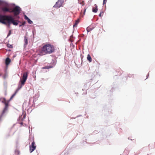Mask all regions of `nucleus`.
<instances>
[{"mask_svg": "<svg viewBox=\"0 0 155 155\" xmlns=\"http://www.w3.org/2000/svg\"><path fill=\"white\" fill-rule=\"evenodd\" d=\"M54 45L51 44H47L43 46L38 54L40 56H42L46 54H50L54 52Z\"/></svg>", "mask_w": 155, "mask_h": 155, "instance_id": "1", "label": "nucleus"}, {"mask_svg": "<svg viewBox=\"0 0 155 155\" xmlns=\"http://www.w3.org/2000/svg\"><path fill=\"white\" fill-rule=\"evenodd\" d=\"M5 17L8 24L7 26L9 28H10V25L11 24L17 26L19 23H21V22L18 19L15 20L13 17L11 15H7L5 16Z\"/></svg>", "mask_w": 155, "mask_h": 155, "instance_id": "2", "label": "nucleus"}, {"mask_svg": "<svg viewBox=\"0 0 155 155\" xmlns=\"http://www.w3.org/2000/svg\"><path fill=\"white\" fill-rule=\"evenodd\" d=\"M11 5H12L15 6L13 7L11 12L14 13L15 16H17L20 14L21 11V8L18 5H16L14 3L10 4Z\"/></svg>", "mask_w": 155, "mask_h": 155, "instance_id": "3", "label": "nucleus"}, {"mask_svg": "<svg viewBox=\"0 0 155 155\" xmlns=\"http://www.w3.org/2000/svg\"><path fill=\"white\" fill-rule=\"evenodd\" d=\"M0 101L5 105L4 107L2 110H5L4 109H5V112H6L8 110V107L9 106V104H8L7 100L6 98L4 97L0 98Z\"/></svg>", "mask_w": 155, "mask_h": 155, "instance_id": "4", "label": "nucleus"}, {"mask_svg": "<svg viewBox=\"0 0 155 155\" xmlns=\"http://www.w3.org/2000/svg\"><path fill=\"white\" fill-rule=\"evenodd\" d=\"M31 144L29 146V152L30 153H32L36 149V146L35 145V142L34 139Z\"/></svg>", "mask_w": 155, "mask_h": 155, "instance_id": "5", "label": "nucleus"}, {"mask_svg": "<svg viewBox=\"0 0 155 155\" xmlns=\"http://www.w3.org/2000/svg\"><path fill=\"white\" fill-rule=\"evenodd\" d=\"M64 3V0H58L53 6V7L59 8L62 6V4Z\"/></svg>", "mask_w": 155, "mask_h": 155, "instance_id": "6", "label": "nucleus"}, {"mask_svg": "<svg viewBox=\"0 0 155 155\" xmlns=\"http://www.w3.org/2000/svg\"><path fill=\"white\" fill-rule=\"evenodd\" d=\"M52 64H49L48 65L45 66L42 68V69H49L51 68H53L56 64V63L53 60H52L51 62Z\"/></svg>", "mask_w": 155, "mask_h": 155, "instance_id": "7", "label": "nucleus"}, {"mask_svg": "<svg viewBox=\"0 0 155 155\" xmlns=\"http://www.w3.org/2000/svg\"><path fill=\"white\" fill-rule=\"evenodd\" d=\"M5 15L0 14V23L7 25V24L5 21Z\"/></svg>", "mask_w": 155, "mask_h": 155, "instance_id": "8", "label": "nucleus"}, {"mask_svg": "<svg viewBox=\"0 0 155 155\" xmlns=\"http://www.w3.org/2000/svg\"><path fill=\"white\" fill-rule=\"evenodd\" d=\"M28 74L27 72L23 74L22 76V78L23 80L22 81L21 80V82L22 83V84H25L28 78Z\"/></svg>", "mask_w": 155, "mask_h": 155, "instance_id": "9", "label": "nucleus"}, {"mask_svg": "<svg viewBox=\"0 0 155 155\" xmlns=\"http://www.w3.org/2000/svg\"><path fill=\"white\" fill-rule=\"evenodd\" d=\"M21 80L20 79L18 84L17 88L15 91V93L16 94L17 93L18 91L24 85V84H22V83L21 82Z\"/></svg>", "mask_w": 155, "mask_h": 155, "instance_id": "10", "label": "nucleus"}, {"mask_svg": "<svg viewBox=\"0 0 155 155\" xmlns=\"http://www.w3.org/2000/svg\"><path fill=\"white\" fill-rule=\"evenodd\" d=\"M24 44L23 47L24 48H25L28 43V38L26 35H25L24 36Z\"/></svg>", "mask_w": 155, "mask_h": 155, "instance_id": "11", "label": "nucleus"}, {"mask_svg": "<svg viewBox=\"0 0 155 155\" xmlns=\"http://www.w3.org/2000/svg\"><path fill=\"white\" fill-rule=\"evenodd\" d=\"M11 61V59L8 57L6 58L5 61V65L8 66L9 65Z\"/></svg>", "mask_w": 155, "mask_h": 155, "instance_id": "12", "label": "nucleus"}, {"mask_svg": "<svg viewBox=\"0 0 155 155\" xmlns=\"http://www.w3.org/2000/svg\"><path fill=\"white\" fill-rule=\"evenodd\" d=\"M98 10V8L97 7V5L95 4L94 5V7H92V11L93 12L96 13L97 12Z\"/></svg>", "mask_w": 155, "mask_h": 155, "instance_id": "13", "label": "nucleus"}, {"mask_svg": "<svg viewBox=\"0 0 155 155\" xmlns=\"http://www.w3.org/2000/svg\"><path fill=\"white\" fill-rule=\"evenodd\" d=\"M5 4L6 6H8L10 5L7 2L4 0H0V5H3V4Z\"/></svg>", "mask_w": 155, "mask_h": 155, "instance_id": "14", "label": "nucleus"}, {"mask_svg": "<svg viewBox=\"0 0 155 155\" xmlns=\"http://www.w3.org/2000/svg\"><path fill=\"white\" fill-rule=\"evenodd\" d=\"M2 11L4 12H11V10H10L7 7H4L2 9Z\"/></svg>", "mask_w": 155, "mask_h": 155, "instance_id": "15", "label": "nucleus"}, {"mask_svg": "<svg viewBox=\"0 0 155 155\" xmlns=\"http://www.w3.org/2000/svg\"><path fill=\"white\" fill-rule=\"evenodd\" d=\"M16 94L15 92L12 94V95L11 96L9 99L7 100L8 104H9L10 102L12 100L13 98L14 97V96L16 95Z\"/></svg>", "mask_w": 155, "mask_h": 155, "instance_id": "16", "label": "nucleus"}, {"mask_svg": "<svg viewBox=\"0 0 155 155\" xmlns=\"http://www.w3.org/2000/svg\"><path fill=\"white\" fill-rule=\"evenodd\" d=\"M87 59L89 62H91L92 61V59L91 57L89 54L87 55Z\"/></svg>", "mask_w": 155, "mask_h": 155, "instance_id": "17", "label": "nucleus"}, {"mask_svg": "<svg viewBox=\"0 0 155 155\" xmlns=\"http://www.w3.org/2000/svg\"><path fill=\"white\" fill-rule=\"evenodd\" d=\"M94 28H91V26H89L87 27V28L86 30L87 32H89L91 31H92L93 29Z\"/></svg>", "mask_w": 155, "mask_h": 155, "instance_id": "18", "label": "nucleus"}, {"mask_svg": "<svg viewBox=\"0 0 155 155\" xmlns=\"http://www.w3.org/2000/svg\"><path fill=\"white\" fill-rule=\"evenodd\" d=\"M79 22V19H78V20L76 21L75 23L73 25V27L74 28L75 27H76L77 26Z\"/></svg>", "mask_w": 155, "mask_h": 155, "instance_id": "19", "label": "nucleus"}, {"mask_svg": "<svg viewBox=\"0 0 155 155\" xmlns=\"http://www.w3.org/2000/svg\"><path fill=\"white\" fill-rule=\"evenodd\" d=\"M26 117V115L25 114H24L23 115H21L19 117V119H20L21 120H23Z\"/></svg>", "mask_w": 155, "mask_h": 155, "instance_id": "20", "label": "nucleus"}, {"mask_svg": "<svg viewBox=\"0 0 155 155\" xmlns=\"http://www.w3.org/2000/svg\"><path fill=\"white\" fill-rule=\"evenodd\" d=\"M7 72L6 69L4 71V74L3 75V78L4 79H5L6 77L7 76Z\"/></svg>", "mask_w": 155, "mask_h": 155, "instance_id": "21", "label": "nucleus"}, {"mask_svg": "<svg viewBox=\"0 0 155 155\" xmlns=\"http://www.w3.org/2000/svg\"><path fill=\"white\" fill-rule=\"evenodd\" d=\"M4 89L6 91L7 88V84L6 81H4L3 83Z\"/></svg>", "mask_w": 155, "mask_h": 155, "instance_id": "22", "label": "nucleus"}, {"mask_svg": "<svg viewBox=\"0 0 155 155\" xmlns=\"http://www.w3.org/2000/svg\"><path fill=\"white\" fill-rule=\"evenodd\" d=\"M15 154H16L17 155H19L20 154V151L19 150L16 149L15 150Z\"/></svg>", "mask_w": 155, "mask_h": 155, "instance_id": "23", "label": "nucleus"}, {"mask_svg": "<svg viewBox=\"0 0 155 155\" xmlns=\"http://www.w3.org/2000/svg\"><path fill=\"white\" fill-rule=\"evenodd\" d=\"M27 21L29 24H31L33 23V21H31L30 18H28Z\"/></svg>", "mask_w": 155, "mask_h": 155, "instance_id": "24", "label": "nucleus"}, {"mask_svg": "<svg viewBox=\"0 0 155 155\" xmlns=\"http://www.w3.org/2000/svg\"><path fill=\"white\" fill-rule=\"evenodd\" d=\"M127 77H129V78H134V74H127Z\"/></svg>", "mask_w": 155, "mask_h": 155, "instance_id": "25", "label": "nucleus"}, {"mask_svg": "<svg viewBox=\"0 0 155 155\" xmlns=\"http://www.w3.org/2000/svg\"><path fill=\"white\" fill-rule=\"evenodd\" d=\"M26 23V22L25 21L23 22L22 24H20L19 25V27H21L22 26H24L25 25V24Z\"/></svg>", "mask_w": 155, "mask_h": 155, "instance_id": "26", "label": "nucleus"}, {"mask_svg": "<svg viewBox=\"0 0 155 155\" xmlns=\"http://www.w3.org/2000/svg\"><path fill=\"white\" fill-rule=\"evenodd\" d=\"M7 47L9 48H13V46L12 45H10L9 44H8L7 45Z\"/></svg>", "mask_w": 155, "mask_h": 155, "instance_id": "27", "label": "nucleus"}, {"mask_svg": "<svg viewBox=\"0 0 155 155\" xmlns=\"http://www.w3.org/2000/svg\"><path fill=\"white\" fill-rule=\"evenodd\" d=\"M11 34H12V32H11V30L9 31L8 33L7 36L6 38H7L9 36H10L11 35Z\"/></svg>", "mask_w": 155, "mask_h": 155, "instance_id": "28", "label": "nucleus"}, {"mask_svg": "<svg viewBox=\"0 0 155 155\" xmlns=\"http://www.w3.org/2000/svg\"><path fill=\"white\" fill-rule=\"evenodd\" d=\"M38 100V97H33V101L34 102L35 101H36Z\"/></svg>", "mask_w": 155, "mask_h": 155, "instance_id": "29", "label": "nucleus"}, {"mask_svg": "<svg viewBox=\"0 0 155 155\" xmlns=\"http://www.w3.org/2000/svg\"><path fill=\"white\" fill-rule=\"evenodd\" d=\"M24 18L25 20H27L29 18L26 15H25L24 16Z\"/></svg>", "mask_w": 155, "mask_h": 155, "instance_id": "30", "label": "nucleus"}, {"mask_svg": "<svg viewBox=\"0 0 155 155\" xmlns=\"http://www.w3.org/2000/svg\"><path fill=\"white\" fill-rule=\"evenodd\" d=\"M115 87H112V88L111 89V90H110V92H113V91L115 90Z\"/></svg>", "mask_w": 155, "mask_h": 155, "instance_id": "31", "label": "nucleus"}, {"mask_svg": "<svg viewBox=\"0 0 155 155\" xmlns=\"http://www.w3.org/2000/svg\"><path fill=\"white\" fill-rule=\"evenodd\" d=\"M104 13V12L103 11H102L100 13H99L98 15V16H99V17H101L102 16V14H103Z\"/></svg>", "mask_w": 155, "mask_h": 155, "instance_id": "32", "label": "nucleus"}, {"mask_svg": "<svg viewBox=\"0 0 155 155\" xmlns=\"http://www.w3.org/2000/svg\"><path fill=\"white\" fill-rule=\"evenodd\" d=\"M107 0H103V5H104V4H106Z\"/></svg>", "mask_w": 155, "mask_h": 155, "instance_id": "33", "label": "nucleus"}, {"mask_svg": "<svg viewBox=\"0 0 155 155\" xmlns=\"http://www.w3.org/2000/svg\"><path fill=\"white\" fill-rule=\"evenodd\" d=\"M86 10V8H85L84 9V14H83V15L82 16V17H83V16L85 15Z\"/></svg>", "mask_w": 155, "mask_h": 155, "instance_id": "34", "label": "nucleus"}, {"mask_svg": "<svg viewBox=\"0 0 155 155\" xmlns=\"http://www.w3.org/2000/svg\"><path fill=\"white\" fill-rule=\"evenodd\" d=\"M32 107H35V103L34 101H33V104L32 105Z\"/></svg>", "mask_w": 155, "mask_h": 155, "instance_id": "35", "label": "nucleus"}, {"mask_svg": "<svg viewBox=\"0 0 155 155\" xmlns=\"http://www.w3.org/2000/svg\"><path fill=\"white\" fill-rule=\"evenodd\" d=\"M98 132V131L95 130L94 131V133L95 134H96L97 133V132Z\"/></svg>", "mask_w": 155, "mask_h": 155, "instance_id": "36", "label": "nucleus"}, {"mask_svg": "<svg viewBox=\"0 0 155 155\" xmlns=\"http://www.w3.org/2000/svg\"><path fill=\"white\" fill-rule=\"evenodd\" d=\"M149 76V73H148L147 75V78H148Z\"/></svg>", "mask_w": 155, "mask_h": 155, "instance_id": "37", "label": "nucleus"}, {"mask_svg": "<svg viewBox=\"0 0 155 155\" xmlns=\"http://www.w3.org/2000/svg\"><path fill=\"white\" fill-rule=\"evenodd\" d=\"M16 54L14 55L13 56V58H15L16 57Z\"/></svg>", "mask_w": 155, "mask_h": 155, "instance_id": "38", "label": "nucleus"}, {"mask_svg": "<svg viewBox=\"0 0 155 155\" xmlns=\"http://www.w3.org/2000/svg\"><path fill=\"white\" fill-rule=\"evenodd\" d=\"M82 115H79L78 116H77V117H81V116H82Z\"/></svg>", "mask_w": 155, "mask_h": 155, "instance_id": "39", "label": "nucleus"}, {"mask_svg": "<svg viewBox=\"0 0 155 155\" xmlns=\"http://www.w3.org/2000/svg\"><path fill=\"white\" fill-rule=\"evenodd\" d=\"M20 124L22 125L23 124V123L22 122H20L19 123Z\"/></svg>", "mask_w": 155, "mask_h": 155, "instance_id": "40", "label": "nucleus"}, {"mask_svg": "<svg viewBox=\"0 0 155 155\" xmlns=\"http://www.w3.org/2000/svg\"><path fill=\"white\" fill-rule=\"evenodd\" d=\"M81 5L82 6H83L84 5V3H83V4H81Z\"/></svg>", "mask_w": 155, "mask_h": 155, "instance_id": "41", "label": "nucleus"}, {"mask_svg": "<svg viewBox=\"0 0 155 155\" xmlns=\"http://www.w3.org/2000/svg\"><path fill=\"white\" fill-rule=\"evenodd\" d=\"M84 142H85L86 143H87V142L86 141H83V143H84Z\"/></svg>", "mask_w": 155, "mask_h": 155, "instance_id": "42", "label": "nucleus"}, {"mask_svg": "<svg viewBox=\"0 0 155 155\" xmlns=\"http://www.w3.org/2000/svg\"><path fill=\"white\" fill-rule=\"evenodd\" d=\"M88 116H87L86 118H88Z\"/></svg>", "mask_w": 155, "mask_h": 155, "instance_id": "43", "label": "nucleus"}, {"mask_svg": "<svg viewBox=\"0 0 155 155\" xmlns=\"http://www.w3.org/2000/svg\"><path fill=\"white\" fill-rule=\"evenodd\" d=\"M30 99H29V103H30Z\"/></svg>", "mask_w": 155, "mask_h": 155, "instance_id": "44", "label": "nucleus"}, {"mask_svg": "<svg viewBox=\"0 0 155 155\" xmlns=\"http://www.w3.org/2000/svg\"><path fill=\"white\" fill-rule=\"evenodd\" d=\"M75 94H78V93H75Z\"/></svg>", "mask_w": 155, "mask_h": 155, "instance_id": "45", "label": "nucleus"}, {"mask_svg": "<svg viewBox=\"0 0 155 155\" xmlns=\"http://www.w3.org/2000/svg\"><path fill=\"white\" fill-rule=\"evenodd\" d=\"M8 51H11V50H10V49H9V50H8Z\"/></svg>", "mask_w": 155, "mask_h": 155, "instance_id": "46", "label": "nucleus"}, {"mask_svg": "<svg viewBox=\"0 0 155 155\" xmlns=\"http://www.w3.org/2000/svg\"><path fill=\"white\" fill-rule=\"evenodd\" d=\"M15 125V124H14L13 126H14Z\"/></svg>", "mask_w": 155, "mask_h": 155, "instance_id": "47", "label": "nucleus"}, {"mask_svg": "<svg viewBox=\"0 0 155 155\" xmlns=\"http://www.w3.org/2000/svg\"><path fill=\"white\" fill-rule=\"evenodd\" d=\"M80 0H78V1H79Z\"/></svg>", "mask_w": 155, "mask_h": 155, "instance_id": "48", "label": "nucleus"}, {"mask_svg": "<svg viewBox=\"0 0 155 155\" xmlns=\"http://www.w3.org/2000/svg\"><path fill=\"white\" fill-rule=\"evenodd\" d=\"M91 1H92L93 0H91Z\"/></svg>", "mask_w": 155, "mask_h": 155, "instance_id": "49", "label": "nucleus"}, {"mask_svg": "<svg viewBox=\"0 0 155 155\" xmlns=\"http://www.w3.org/2000/svg\"><path fill=\"white\" fill-rule=\"evenodd\" d=\"M1 75L0 74V76H1Z\"/></svg>", "mask_w": 155, "mask_h": 155, "instance_id": "50", "label": "nucleus"}]
</instances>
